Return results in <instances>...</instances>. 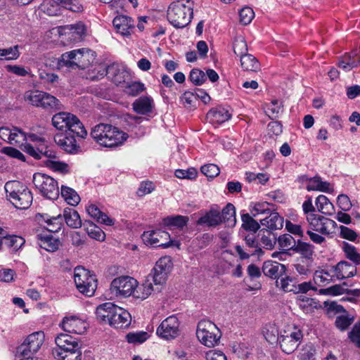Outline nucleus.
Returning a JSON list of instances; mask_svg holds the SVG:
<instances>
[{"mask_svg": "<svg viewBox=\"0 0 360 360\" xmlns=\"http://www.w3.org/2000/svg\"><path fill=\"white\" fill-rule=\"evenodd\" d=\"M221 224L220 210L217 206L212 207L197 221L198 225H205L208 227H215Z\"/></svg>", "mask_w": 360, "mask_h": 360, "instance_id": "26", "label": "nucleus"}, {"mask_svg": "<svg viewBox=\"0 0 360 360\" xmlns=\"http://www.w3.org/2000/svg\"><path fill=\"white\" fill-rule=\"evenodd\" d=\"M83 225L91 238L99 241L105 240V234L104 231L94 223L90 221H85Z\"/></svg>", "mask_w": 360, "mask_h": 360, "instance_id": "41", "label": "nucleus"}, {"mask_svg": "<svg viewBox=\"0 0 360 360\" xmlns=\"http://www.w3.org/2000/svg\"><path fill=\"white\" fill-rule=\"evenodd\" d=\"M52 124L62 133L68 132L69 134L75 132L81 139H85L87 136V131L79 119L70 112H60L55 114L52 117Z\"/></svg>", "mask_w": 360, "mask_h": 360, "instance_id": "6", "label": "nucleus"}, {"mask_svg": "<svg viewBox=\"0 0 360 360\" xmlns=\"http://www.w3.org/2000/svg\"><path fill=\"white\" fill-rule=\"evenodd\" d=\"M33 184L36 190L44 198L51 200L58 198V183L53 177L43 173H35L33 175Z\"/></svg>", "mask_w": 360, "mask_h": 360, "instance_id": "9", "label": "nucleus"}, {"mask_svg": "<svg viewBox=\"0 0 360 360\" xmlns=\"http://www.w3.org/2000/svg\"><path fill=\"white\" fill-rule=\"evenodd\" d=\"M74 281L79 292L87 297L94 295L97 288V279L89 270L83 267H76L74 271Z\"/></svg>", "mask_w": 360, "mask_h": 360, "instance_id": "10", "label": "nucleus"}, {"mask_svg": "<svg viewBox=\"0 0 360 360\" xmlns=\"http://www.w3.org/2000/svg\"><path fill=\"white\" fill-rule=\"evenodd\" d=\"M315 353L314 345L309 343L301 349L297 357L300 360H315Z\"/></svg>", "mask_w": 360, "mask_h": 360, "instance_id": "56", "label": "nucleus"}, {"mask_svg": "<svg viewBox=\"0 0 360 360\" xmlns=\"http://www.w3.org/2000/svg\"><path fill=\"white\" fill-rule=\"evenodd\" d=\"M240 60L241 67L244 70L256 72L259 69V61L251 54L245 55Z\"/></svg>", "mask_w": 360, "mask_h": 360, "instance_id": "46", "label": "nucleus"}, {"mask_svg": "<svg viewBox=\"0 0 360 360\" xmlns=\"http://www.w3.org/2000/svg\"><path fill=\"white\" fill-rule=\"evenodd\" d=\"M193 14V2L191 0H179L170 4L167 18L174 27L183 28L191 22Z\"/></svg>", "mask_w": 360, "mask_h": 360, "instance_id": "4", "label": "nucleus"}, {"mask_svg": "<svg viewBox=\"0 0 360 360\" xmlns=\"http://www.w3.org/2000/svg\"><path fill=\"white\" fill-rule=\"evenodd\" d=\"M253 217L248 213L243 214L241 215L242 227L246 231L255 233L260 228V224Z\"/></svg>", "mask_w": 360, "mask_h": 360, "instance_id": "47", "label": "nucleus"}, {"mask_svg": "<svg viewBox=\"0 0 360 360\" xmlns=\"http://www.w3.org/2000/svg\"><path fill=\"white\" fill-rule=\"evenodd\" d=\"M359 63V58L356 57V55L347 53L339 61L338 65L345 71H349L356 67Z\"/></svg>", "mask_w": 360, "mask_h": 360, "instance_id": "45", "label": "nucleus"}, {"mask_svg": "<svg viewBox=\"0 0 360 360\" xmlns=\"http://www.w3.org/2000/svg\"><path fill=\"white\" fill-rule=\"evenodd\" d=\"M307 191H319L321 192L329 193L333 191L329 182L323 181L319 176L311 177L309 180V184L306 185Z\"/></svg>", "mask_w": 360, "mask_h": 360, "instance_id": "34", "label": "nucleus"}, {"mask_svg": "<svg viewBox=\"0 0 360 360\" xmlns=\"http://www.w3.org/2000/svg\"><path fill=\"white\" fill-rule=\"evenodd\" d=\"M138 282L130 276H120L113 279L110 284L111 293L117 297H127L134 294Z\"/></svg>", "mask_w": 360, "mask_h": 360, "instance_id": "13", "label": "nucleus"}, {"mask_svg": "<svg viewBox=\"0 0 360 360\" xmlns=\"http://www.w3.org/2000/svg\"><path fill=\"white\" fill-rule=\"evenodd\" d=\"M76 133L72 132L68 134L66 133L57 134L54 137V141L56 144L60 146L63 150L69 153H75L79 149V146L77 143Z\"/></svg>", "mask_w": 360, "mask_h": 360, "instance_id": "20", "label": "nucleus"}, {"mask_svg": "<svg viewBox=\"0 0 360 360\" xmlns=\"http://www.w3.org/2000/svg\"><path fill=\"white\" fill-rule=\"evenodd\" d=\"M250 207V212L255 217L259 214L266 216L272 211L269 207V204L266 202L252 203Z\"/></svg>", "mask_w": 360, "mask_h": 360, "instance_id": "49", "label": "nucleus"}, {"mask_svg": "<svg viewBox=\"0 0 360 360\" xmlns=\"http://www.w3.org/2000/svg\"><path fill=\"white\" fill-rule=\"evenodd\" d=\"M44 339L45 335L42 331L30 334L17 347V354L23 359L37 358L35 355L42 346Z\"/></svg>", "mask_w": 360, "mask_h": 360, "instance_id": "11", "label": "nucleus"}, {"mask_svg": "<svg viewBox=\"0 0 360 360\" xmlns=\"http://www.w3.org/2000/svg\"><path fill=\"white\" fill-rule=\"evenodd\" d=\"M133 110L138 114L148 115L150 113L154 108V103L152 98L149 96H141L132 104Z\"/></svg>", "mask_w": 360, "mask_h": 360, "instance_id": "31", "label": "nucleus"}, {"mask_svg": "<svg viewBox=\"0 0 360 360\" xmlns=\"http://www.w3.org/2000/svg\"><path fill=\"white\" fill-rule=\"evenodd\" d=\"M145 89L144 84L140 82L127 83L124 87V92L131 96H136Z\"/></svg>", "mask_w": 360, "mask_h": 360, "instance_id": "58", "label": "nucleus"}, {"mask_svg": "<svg viewBox=\"0 0 360 360\" xmlns=\"http://www.w3.org/2000/svg\"><path fill=\"white\" fill-rule=\"evenodd\" d=\"M4 188L7 197L16 208L25 210L32 205L33 200L32 192L20 181H8Z\"/></svg>", "mask_w": 360, "mask_h": 360, "instance_id": "7", "label": "nucleus"}, {"mask_svg": "<svg viewBox=\"0 0 360 360\" xmlns=\"http://www.w3.org/2000/svg\"><path fill=\"white\" fill-rule=\"evenodd\" d=\"M109 325L117 329L128 328L131 321L130 314L122 307L115 305Z\"/></svg>", "mask_w": 360, "mask_h": 360, "instance_id": "23", "label": "nucleus"}, {"mask_svg": "<svg viewBox=\"0 0 360 360\" xmlns=\"http://www.w3.org/2000/svg\"><path fill=\"white\" fill-rule=\"evenodd\" d=\"M126 338L129 343H143L148 338V334L144 331L137 333H129L127 335Z\"/></svg>", "mask_w": 360, "mask_h": 360, "instance_id": "62", "label": "nucleus"}, {"mask_svg": "<svg viewBox=\"0 0 360 360\" xmlns=\"http://www.w3.org/2000/svg\"><path fill=\"white\" fill-rule=\"evenodd\" d=\"M349 338L357 347L360 348V321L354 324L349 333Z\"/></svg>", "mask_w": 360, "mask_h": 360, "instance_id": "64", "label": "nucleus"}, {"mask_svg": "<svg viewBox=\"0 0 360 360\" xmlns=\"http://www.w3.org/2000/svg\"><path fill=\"white\" fill-rule=\"evenodd\" d=\"M206 117L213 124H221L228 121L231 117V114L229 110L218 107L210 110L207 113Z\"/></svg>", "mask_w": 360, "mask_h": 360, "instance_id": "30", "label": "nucleus"}, {"mask_svg": "<svg viewBox=\"0 0 360 360\" xmlns=\"http://www.w3.org/2000/svg\"><path fill=\"white\" fill-rule=\"evenodd\" d=\"M307 221L311 231H315L324 235L330 233L332 229H335L336 226V223L333 220L315 213L307 215Z\"/></svg>", "mask_w": 360, "mask_h": 360, "instance_id": "17", "label": "nucleus"}, {"mask_svg": "<svg viewBox=\"0 0 360 360\" xmlns=\"http://www.w3.org/2000/svg\"><path fill=\"white\" fill-rule=\"evenodd\" d=\"M37 237L39 246L48 252H55L60 245V240L51 234L40 233Z\"/></svg>", "mask_w": 360, "mask_h": 360, "instance_id": "28", "label": "nucleus"}, {"mask_svg": "<svg viewBox=\"0 0 360 360\" xmlns=\"http://www.w3.org/2000/svg\"><path fill=\"white\" fill-rule=\"evenodd\" d=\"M60 326L65 332L82 335L86 332L89 324L78 315H67L63 317Z\"/></svg>", "mask_w": 360, "mask_h": 360, "instance_id": "18", "label": "nucleus"}, {"mask_svg": "<svg viewBox=\"0 0 360 360\" xmlns=\"http://www.w3.org/2000/svg\"><path fill=\"white\" fill-rule=\"evenodd\" d=\"M65 30H69L70 34L74 37L75 41L82 39L86 36V27L82 22L68 25L65 26Z\"/></svg>", "mask_w": 360, "mask_h": 360, "instance_id": "44", "label": "nucleus"}, {"mask_svg": "<svg viewBox=\"0 0 360 360\" xmlns=\"http://www.w3.org/2000/svg\"><path fill=\"white\" fill-rule=\"evenodd\" d=\"M296 302L299 307L305 313L311 312L314 308V300L304 295L298 296Z\"/></svg>", "mask_w": 360, "mask_h": 360, "instance_id": "60", "label": "nucleus"}, {"mask_svg": "<svg viewBox=\"0 0 360 360\" xmlns=\"http://www.w3.org/2000/svg\"><path fill=\"white\" fill-rule=\"evenodd\" d=\"M25 239L16 235L8 236L6 237L5 245L12 250L13 252H17L25 244Z\"/></svg>", "mask_w": 360, "mask_h": 360, "instance_id": "48", "label": "nucleus"}, {"mask_svg": "<svg viewBox=\"0 0 360 360\" xmlns=\"http://www.w3.org/2000/svg\"><path fill=\"white\" fill-rule=\"evenodd\" d=\"M173 268L172 258L165 256L160 258L153 269V281L155 285H162L165 283L169 274Z\"/></svg>", "mask_w": 360, "mask_h": 360, "instance_id": "15", "label": "nucleus"}, {"mask_svg": "<svg viewBox=\"0 0 360 360\" xmlns=\"http://www.w3.org/2000/svg\"><path fill=\"white\" fill-rule=\"evenodd\" d=\"M196 336L202 345L212 347L219 342L221 333L214 323L202 319L198 323Z\"/></svg>", "mask_w": 360, "mask_h": 360, "instance_id": "12", "label": "nucleus"}, {"mask_svg": "<svg viewBox=\"0 0 360 360\" xmlns=\"http://www.w3.org/2000/svg\"><path fill=\"white\" fill-rule=\"evenodd\" d=\"M259 247L272 250L277 241V237L275 233L269 230H261L258 234Z\"/></svg>", "mask_w": 360, "mask_h": 360, "instance_id": "33", "label": "nucleus"}, {"mask_svg": "<svg viewBox=\"0 0 360 360\" xmlns=\"http://www.w3.org/2000/svg\"><path fill=\"white\" fill-rule=\"evenodd\" d=\"M179 326L176 316H170L162 321L157 328L156 334L164 340H173L180 335Z\"/></svg>", "mask_w": 360, "mask_h": 360, "instance_id": "16", "label": "nucleus"}, {"mask_svg": "<svg viewBox=\"0 0 360 360\" xmlns=\"http://www.w3.org/2000/svg\"><path fill=\"white\" fill-rule=\"evenodd\" d=\"M260 224L266 229L262 230H269L273 232L274 230L281 229L283 226V218L278 212L271 211L264 219H260Z\"/></svg>", "mask_w": 360, "mask_h": 360, "instance_id": "29", "label": "nucleus"}, {"mask_svg": "<svg viewBox=\"0 0 360 360\" xmlns=\"http://www.w3.org/2000/svg\"><path fill=\"white\" fill-rule=\"evenodd\" d=\"M35 218L39 223L46 224V229L51 233L58 232L63 226V218L61 214L51 215L48 213H38Z\"/></svg>", "mask_w": 360, "mask_h": 360, "instance_id": "22", "label": "nucleus"}, {"mask_svg": "<svg viewBox=\"0 0 360 360\" xmlns=\"http://www.w3.org/2000/svg\"><path fill=\"white\" fill-rule=\"evenodd\" d=\"M335 276L334 275H331L329 271H316L314 273V281L316 284L321 285H326L327 283H329L330 282L333 281V277Z\"/></svg>", "mask_w": 360, "mask_h": 360, "instance_id": "54", "label": "nucleus"}, {"mask_svg": "<svg viewBox=\"0 0 360 360\" xmlns=\"http://www.w3.org/2000/svg\"><path fill=\"white\" fill-rule=\"evenodd\" d=\"M276 285L285 292L293 294H305L311 290H316L311 281H302V278L298 276L286 274L281 276L279 280H276Z\"/></svg>", "mask_w": 360, "mask_h": 360, "instance_id": "8", "label": "nucleus"}, {"mask_svg": "<svg viewBox=\"0 0 360 360\" xmlns=\"http://www.w3.org/2000/svg\"><path fill=\"white\" fill-rule=\"evenodd\" d=\"M91 138L100 146L114 148L122 146L128 139L127 133L110 124L100 123L91 131Z\"/></svg>", "mask_w": 360, "mask_h": 360, "instance_id": "1", "label": "nucleus"}, {"mask_svg": "<svg viewBox=\"0 0 360 360\" xmlns=\"http://www.w3.org/2000/svg\"><path fill=\"white\" fill-rule=\"evenodd\" d=\"M88 214L97 222L105 224L107 226H112L114 224V220L110 218L106 214L101 212L99 208L95 205H90L86 207Z\"/></svg>", "mask_w": 360, "mask_h": 360, "instance_id": "36", "label": "nucleus"}, {"mask_svg": "<svg viewBox=\"0 0 360 360\" xmlns=\"http://www.w3.org/2000/svg\"><path fill=\"white\" fill-rule=\"evenodd\" d=\"M338 279H343L354 276L356 274V267L346 261H341L331 270Z\"/></svg>", "mask_w": 360, "mask_h": 360, "instance_id": "27", "label": "nucleus"}, {"mask_svg": "<svg viewBox=\"0 0 360 360\" xmlns=\"http://www.w3.org/2000/svg\"><path fill=\"white\" fill-rule=\"evenodd\" d=\"M221 223H226L229 226H233L236 223V208L231 203H228L220 212Z\"/></svg>", "mask_w": 360, "mask_h": 360, "instance_id": "37", "label": "nucleus"}, {"mask_svg": "<svg viewBox=\"0 0 360 360\" xmlns=\"http://www.w3.org/2000/svg\"><path fill=\"white\" fill-rule=\"evenodd\" d=\"M255 13L250 7H244L239 12L240 22L243 25H248L254 18Z\"/></svg>", "mask_w": 360, "mask_h": 360, "instance_id": "63", "label": "nucleus"}, {"mask_svg": "<svg viewBox=\"0 0 360 360\" xmlns=\"http://www.w3.org/2000/svg\"><path fill=\"white\" fill-rule=\"evenodd\" d=\"M60 194L65 201L72 206L77 205L80 201V197L77 193L70 187L62 186Z\"/></svg>", "mask_w": 360, "mask_h": 360, "instance_id": "40", "label": "nucleus"}, {"mask_svg": "<svg viewBox=\"0 0 360 360\" xmlns=\"http://www.w3.org/2000/svg\"><path fill=\"white\" fill-rule=\"evenodd\" d=\"M283 105L278 100L272 101L266 108V114L271 119L278 117L280 113L283 111Z\"/></svg>", "mask_w": 360, "mask_h": 360, "instance_id": "57", "label": "nucleus"}, {"mask_svg": "<svg viewBox=\"0 0 360 360\" xmlns=\"http://www.w3.org/2000/svg\"><path fill=\"white\" fill-rule=\"evenodd\" d=\"M20 54L18 45L7 49H0V60H16L19 58Z\"/></svg>", "mask_w": 360, "mask_h": 360, "instance_id": "51", "label": "nucleus"}, {"mask_svg": "<svg viewBox=\"0 0 360 360\" xmlns=\"http://www.w3.org/2000/svg\"><path fill=\"white\" fill-rule=\"evenodd\" d=\"M96 57L95 51L89 49H79L63 53L58 61V68L86 69L92 64Z\"/></svg>", "mask_w": 360, "mask_h": 360, "instance_id": "3", "label": "nucleus"}, {"mask_svg": "<svg viewBox=\"0 0 360 360\" xmlns=\"http://www.w3.org/2000/svg\"><path fill=\"white\" fill-rule=\"evenodd\" d=\"M105 74L116 85L125 82L126 79L129 77L127 67L123 64L115 63L108 66L105 71H103V75Z\"/></svg>", "mask_w": 360, "mask_h": 360, "instance_id": "21", "label": "nucleus"}, {"mask_svg": "<svg viewBox=\"0 0 360 360\" xmlns=\"http://www.w3.org/2000/svg\"><path fill=\"white\" fill-rule=\"evenodd\" d=\"M60 106L61 104L58 99L55 96L44 92V96H43L40 107L45 109L50 108L58 110L60 108Z\"/></svg>", "mask_w": 360, "mask_h": 360, "instance_id": "52", "label": "nucleus"}, {"mask_svg": "<svg viewBox=\"0 0 360 360\" xmlns=\"http://www.w3.org/2000/svg\"><path fill=\"white\" fill-rule=\"evenodd\" d=\"M112 24L117 32L122 36L131 35L134 28V21L127 15L116 16L113 19Z\"/></svg>", "mask_w": 360, "mask_h": 360, "instance_id": "24", "label": "nucleus"}, {"mask_svg": "<svg viewBox=\"0 0 360 360\" xmlns=\"http://www.w3.org/2000/svg\"><path fill=\"white\" fill-rule=\"evenodd\" d=\"M161 289L160 285H155L154 288L153 284L149 281H146L145 283L142 284V285L138 289L136 288L134 297L136 298H140L141 300L146 299L150 295H151L153 291L159 292Z\"/></svg>", "mask_w": 360, "mask_h": 360, "instance_id": "39", "label": "nucleus"}, {"mask_svg": "<svg viewBox=\"0 0 360 360\" xmlns=\"http://www.w3.org/2000/svg\"><path fill=\"white\" fill-rule=\"evenodd\" d=\"M190 81L196 86L202 84L206 80L205 72L198 69H193L189 75Z\"/></svg>", "mask_w": 360, "mask_h": 360, "instance_id": "61", "label": "nucleus"}, {"mask_svg": "<svg viewBox=\"0 0 360 360\" xmlns=\"http://www.w3.org/2000/svg\"><path fill=\"white\" fill-rule=\"evenodd\" d=\"M62 217L66 224L70 228L78 229L82 224L79 213L72 208L64 209Z\"/></svg>", "mask_w": 360, "mask_h": 360, "instance_id": "35", "label": "nucleus"}, {"mask_svg": "<svg viewBox=\"0 0 360 360\" xmlns=\"http://www.w3.org/2000/svg\"><path fill=\"white\" fill-rule=\"evenodd\" d=\"M294 250L301 254L304 257L309 259L314 253V246L308 243L298 240Z\"/></svg>", "mask_w": 360, "mask_h": 360, "instance_id": "53", "label": "nucleus"}, {"mask_svg": "<svg viewBox=\"0 0 360 360\" xmlns=\"http://www.w3.org/2000/svg\"><path fill=\"white\" fill-rule=\"evenodd\" d=\"M143 240L147 245L154 247H161L163 248H169L173 245L179 248L180 243L171 240L168 232L157 229L150 231H145L143 234Z\"/></svg>", "mask_w": 360, "mask_h": 360, "instance_id": "14", "label": "nucleus"}, {"mask_svg": "<svg viewBox=\"0 0 360 360\" xmlns=\"http://www.w3.org/2000/svg\"><path fill=\"white\" fill-rule=\"evenodd\" d=\"M115 304L112 302H105L97 307L96 315L97 319L105 323H110L111 315L115 310Z\"/></svg>", "mask_w": 360, "mask_h": 360, "instance_id": "32", "label": "nucleus"}, {"mask_svg": "<svg viewBox=\"0 0 360 360\" xmlns=\"http://www.w3.org/2000/svg\"><path fill=\"white\" fill-rule=\"evenodd\" d=\"M315 203L318 211L323 214L331 215L335 211L332 202L323 195H319L316 198Z\"/></svg>", "mask_w": 360, "mask_h": 360, "instance_id": "38", "label": "nucleus"}, {"mask_svg": "<svg viewBox=\"0 0 360 360\" xmlns=\"http://www.w3.org/2000/svg\"><path fill=\"white\" fill-rule=\"evenodd\" d=\"M277 241L280 247L285 250L295 249L296 247V241L294 238L290 234H283L277 238Z\"/></svg>", "mask_w": 360, "mask_h": 360, "instance_id": "55", "label": "nucleus"}, {"mask_svg": "<svg viewBox=\"0 0 360 360\" xmlns=\"http://www.w3.org/2000/svg\"><path fill=\"white\" fill-rule=\"evenodd\" d=\"M44 92L36 89L26 91L24 94V100L27 103L40 107Z\"/></svg>", "mask_w": 360, "mask_h": 360, "instance_id": "42", "label": "nucleus"}, {"mask_svg": "<svg viewBox=\"0 0 360 360\" xmlns=\"http://www.w3.org/2000/svg\"><path fill=\"white\" fill-rule=\"evenodd\" d=\"M46 12L49 15H58L60 13L59 6L63 7L72 12H82L83 6L79 0H51Z\"/></svg>", "mask_w": 360, "mask_h": 360, "instance_id": "19", "label": "nucleus"}, {"mask_svg": "<svg viewBox=\"0 0 360 360\" xmlns=\"http://www.w3.org/2000/svg\"><path fill=\"white\" fill-rule=\"evenodd\" d=\"M163 224L167 226H175L182 229L188 222V217L182 215L167 217L162 220Z\"/></svg>", "mask_w": 360, "mask_h": 360, "instance_id": "43", "label": "nucleus"}, {"mask_svg": "<svg viewBox=\"0 0 360 360\" xmlns=\"http://www.w3.org/2000/svg\"><path fill=\"white\" fill-rule=\"evenodd\" d=\"M265 338L271 343L276 340L282 351L285 354H290L297 348L303 338V333L297 326H292L281 330L277 334V338L275 335H269L267 333Z\"/></svg>", "mask_w": 360, "mask_h": 360, "instance_id": "5", "label": "nucleus"}, {"mask_svg": "<svg viewBox=\"0 0 360 360\" xmlns=\"http://www.w3.org/2000/svg\"><path fill=\"white\" fill-rule=\"evenodd\" d=\"M342 249L347 258L352 261L355 264V266L360 264V253L357 252L356 248L354 245L344 243Z\"/></svg>", "mask_w": 360, "mask_h": 360, "instance_id": "50", "label": "nucleus"}, {"mask_svg": "<svg viewBox=\"0 0 360 360\" xmlns=\"http://www.w3.org/2000/svg\"><path fill=\"white\" fill-rule=\"evenodd\" d=\"M58 348L53 349V355L58 360H82V342L76 338L60 333L55 338Z\"/></svg>", "mask_w": 360, "mask_h": 360, "instance_id": "2", "label": "nucleus"}, {"mask_svg": "<svg viewBox=\"0 0 360 360\" xmlns=\"http://www.w3.org/2000/svg\"><path fill=\"white\" fill-rule=\"evenodd\" d=\"M11 134V140L8 141V143L11 145L22 144L24 141H27V134L17 127L12 129Z\"/></svg>", "mask_w": 360, "mask_h": 360, "instance_id": "59", "label": "nucleus"}, {"mask_svg": "<svg viewBox=\"0 0 360 360\" xmlns=\"http://www.w3.org/2000/svg\"><path fill=\"white\" fill-rule=\"evenodd\" d=\"M285 266L283 264L267 261L264 262L262 272L266 276L273 279L279 280L285 273Z\"/></svg>", "mask_w": 360, "mask_h": 360, "instance_id": "25", "label": "nucleus"}]
</instances>
